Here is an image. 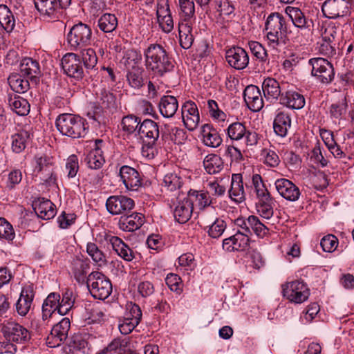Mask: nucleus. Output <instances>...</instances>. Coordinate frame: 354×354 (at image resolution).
<instances>
[{"mask_svg": "<svg viewBox=\"0 0 354 354\" xmlns=\"http://www.w3.org/2000/svg\"><path fill=\"white\" fill-rule=\"evenodd\" d=\"M282 294L290 302L301 304L308 299L310 290L304 281L296 280L283 285Z\"/></svg>", "mask_w": 354, "mask_h": 354, "instance_id": "0eeeda50", "label": "nucleus"}, {"mask_svg": "<svg viewBox=\"0 0 354 354\" xmlns=\"http://www.w3.org/2000/svg\"><path fill=\"white\" fill-rule=\"evenodd\" d=\"M28 80V78H25L24 75L18 73L10 75L8 79L12 90L19 93H24L30 88Z\"/></svg>", "mask_w": 354, "mask_h": 354, "instance_id": "a18cd8bd", "label": "nucleus"}, {"mask_svg": "<svg viewBox=\"0 0 354 354\" xmlns=\"http://www.w3.org/2000/svg\"><path fill=\"white\" fill-rule=\"evenodd\" d=\"M193 208L192 203L188 201L186 197L180 199L174 210V216L179 223L187 222L192 214Z\"/></svg>", "mask_w": 354, "mask_h": 354, "instance_id": "e433bc0d", "label": "nucleus"}, {"mask_svg": "<svg viewBox=\"0 0 354 354\" xmlns=\"http://www.w3.org/2000/svg\"><path fill=\"white\" fill-rule=\"evenodd\" d=\"M134 206V201L124 195L111 196L106 201V209L112 215L127 214Z\"/></svg>", "mask_w": 354, "mask_h": 354, "instance_id": "9b49d317", "label": "nucleus"}, {"mask_svg": "<svg viewBox=\"0 0 354 354\" xmlns=\"http://www.w3.org/2000/svg\"><path fill=\"white\" fill-rule=\"evenodd\" d=\"M1 332L9 342L25 344L30 338L29 331L21 324L15 322H7L2 324Z\"/></svg>", "mask_w": 354, "mask_h": 354, "instance_id": "6e6552de", "label": "nucleus"}, {"mask_svg": "<svg viewBox=\"0 0 354 354\" xmlns=\"http://www.w3.org/2000/svg\"><path fill=\"white\" fill-rule=\"evenodd\" d=\"M166 130L161 131V139L162 142L171 141L174 144L181 145L187 139V132L179 127H172L169 129L165 127Z\"/></svg>", "mask_w": 354, "mask_h": 354, "instance_id": "72a5a7b5", "label": "nucleus"}, {"mask_svg": "<svg viewBox=\"0 0 354 354\" xmlns=\"http://www.w3.org/2000/svg\"><path fill=\"white\" fill-rule=\"evenodd\" d=\"M178 2L181 11L180 21L194 23L196 17L194 0H178Z\"/></svg>", "mask_w": 354, "mask_h": 354, "instance_id": "de8ad7c7", "label": "nucleus"}, {"mask_svg": "<svg viewBox=\"0 0 354 354\" xmlns=\"http://www.w3.org/2000/svg\"><path fill=\"white\" fill-rule=\"evenodd\" d=\"M92 31L90 27L82 22L75 24L67 34V42L71 50H77L91 43Z\"/></svg>", "mask_w": 354, "mask_h": 354, "instance_id": "39448f33", "label": "nucleus"}, {"mask_svg": "<svg viewBox=\"0 0 354 354\" xmlns=\"http://www.w3.org/2000/svg\"><path fill=\"white\" fill-rule=\"evenodd\" d=\"M145 70L140 66H131L128 69L127 79L129 85L134 88H140L144 85Z\"/></svg>", "mask_w": 354, "mask_h": 354, "instance_id": "37998d69", "label": "nucleus"}, {"mask_svg": "<svg viewBox=\"0 0 354 354\" xmlns=\"http://www.w3.org/2000/svg\"><path fill=\"white\" fill-rule=\"evenodd\" d=\"M252 234L241 232V230H238L235 234L232 236L234 243V248H235V250L236 251L245 250L249 246L250 236Z\"/></svg>", "mask_w": 354, "mask_h": 354, "instance_id": "680f3d73", "label": "nucleus"}, {"mask_svg": "<svg viewBox=\"0 0 354 354\" xmlns=\"http://www.w3.org/2000/svg\"><path fill=\"white\" fill-rule=\"evenodd\" d=\"M252 183L256 192L257 196L259 200H270V194L266 189L261 176L259 174H254L252 177Z\"/></svg>", "mask_w": 354, "mask_h": 354, "instance_id": "6e6d98bb", "label": "nucleus"}, {"mask_svg": "<svg viewBox=\"0 0 354 354\" xmlns=\"http://www.w3.org/2000/svg\"><path fill=\"white\" fill-rule=\"evenodd\" d=\"M308 64L312 66V75L320 82L328 84L333 80L334 68L327 59L315 57L309 59Z\"/></svg>", "mask_w": 354, "mask_h": 354, "instance_id": "1a4fd4ad", "label": "nucleus"}, {"mask_svg": "<svg viewBox=\"0 0 354 354\" xmlns=\"http://www.w3.org/2000/svg\"><path fill=\"white\" fill-rule=\"evenodd\" d=\"M65 169L67 172V176L69 178L75 177L79 170V163L77 156L71 155L67 158Z\"/></svg>", "mask_w": 354, "mask_h": 354, "instance_id": "774afa93", "label": "nucleus"}, {"mask_svg": "<svg viewBox=\"0 0 354 354\" xmlns=\"http://www.w3.org/2000/svg\"><path fill=\"white\" fill-rule=\"evenodd\" d=\"M279 103L291 109H301L304 106L306 102L303 95L290 90L281 93Z\"/></svg>", "mask_w": 354, "mask_h": 354, "instance_id": "bb28decb", "label": "nucleus"}, {"mask_svg": "<svg viewBox=\"0 0 354 354\" xmlns=\"http://www.w3.org/2000/svg\"><path fill=\"white\" fill-rule=\"evenodd\" d=\"M226 61L229 65L236 69L245 68L249 64L248 53L241 47H233L228 49L225 53Z\"/></svg>", "mask_w": 354, "mask_h": 354, "instance_id": "6ab92c4d", "label": "nucleus"}, {"mask_svg": "<svg viewBox=\"0 0 354 354\" xmlns=\"http://www.w3.org/2000/svg\"><path fill=\"white\" fill-rule=\"evenodd\" d=\"M88 268L89 263L86 259L75 258L71 261L72 272L79 283H83L86 280V275Z\"/></svg>", "mask_w": 354, "mask_h": 354, "instance_id": "a19ab883", "label": "nucleus"}, {"mask_svg": "<svg viewBox=\"0 0 354 354\" xmlns=\"http://www.w3.org/2000/svg\"><path fill=\"white\" fill-rule=\"evenodd\" d=\"M145 217L140 213L133 212L129 215L124 214L120 216L118 227L125 232H133L140 228L144 224Z\"/></svg>", "mask_w": 354, "mask_h": 354, "instance_id": "393cba45", "label": "nucleus"}, {"mask_svg": "<svg viewBox=\"0 0 354 354\" xmlns=\"http://www.w3.org/2000/svg\"><path fill=\"white\" fill-rule=\"evenodd\" d=\"M73 292L67 290L62 294V300H59V314L64 315L71 309L74 304Z\"/></svg>", "mask_w": 354, "mask_h": 354, "instance_id": "bf43d9fd", "label": "nucleus"}, {"mask_svg": "<svg viewBox=\"0 0 354 354\" xmlns=\"http://www.w3.org/2000/svg\"><path fill=\"white\" fill-rule=\"evenodd\" d=\"M35 297L32 285L24 287L21 291L19 298L16 303V310L21 316H25L30 310Z\"/></svg>", "mask_w": 354, "mask_h": 354, "instance_id": "412c9836", "label": "nucleus"}, {"mask_svg": "<svg viewBox=\"0 0 354 354\" xmlns=\"http://www.w3.org/2000/svg\"><path fill=\"white\" fill-rule=\"evenodd\" d=\"M36 166L35 171L38 173L45 172L47 178L45 181L49 185L55 184L56 177L53 171V158L46 155L36 156L35 158Z\"/></svg>", "mask_w": 354, "mask_h": 354, "instance_id": "4be33fe9", "label": "nucleus"}, {"mask_svg": "<svg viewBox=\"0 0 354 354\" xmlns=\"http://www.w3.org/2000/svg\"><path fill=\"white\" fill-rule=\"evenodd\" d=\"M9 105L11 109L19 115H26L30 111V104L28 100L18 95L10 97Z\"/></svg>", "mask_w": 354, "mask_h": 354, "instance_id": "09e8293b", "label": "nucleus"}, {"mask_svg": "<svg viewBox=\"0 0 354 354\" xmlns=\"http://www.w3.org/2000/svg\"><path fill=\"white\" fill-rule=\"evenodd\" d=\"M338 239L332 234H328L324 236L320 242V245L323 250L326 252H333L337 247Z\"/></svg>", "mask_w": 354, "mask_h": 354, "instance_id": "338daca9", "label": "nucleus"}, {"mask_svg": "<svg viewBox=\"0 0 354 354\" xmlns=\"http://www.w3.org/2000/svg\"><path fill=\"white\" fill-rule=\"evenodd\" d=\"M144 55L147 69L152 71L157 76L162 77L174 68L171 58L160 44H150L145 49Z\"/></svg>", "mask_w": 354, "mask_h": 354, "instance_id": "f257e3e1", "label": "nucleus"}, {"mask_svg": "<svg viewBox=\"0 0 354 354\" xmlns=\"http://www.w3.org/2000/svg\"><path fill=\"white\" fill-rule=\"evenodd\" d=\"M118 26V19L115 15L105 13L98 19V27L104 32H111Z\"/></svg>", "mask_w": 354, "mask_h": 354, "instance_id": "603ef678", "label": "nucleus"}, {"mask_svg": "<svg viewBox=\"0 0 354 354\" xmlns=\"http://www.w3.org/2000/svg\"><path fill=\"white\" fill-rule=\"evenodd\" d=\"M15 236V233L12 225L4 218L0 217V239L11 241Z\"/></svg>", "mask_w": 354, "mask_h": 354, "instance_id": "0e129e2a", "label": "nucleus"}, {"mask_svg": "<svg viewBox=\"0 0 354 354\" xmlns=\"http://www.w3.org/2000/svg\"><path fill=\"white\" fill-rule=\"evenodd\" d=\"M228 138L232 142L245 140L247 146L252 147L257 145L259 140V134L248 129L244 123L234 122L231 123L226 129Z\"/></svg>", "mask_w": 354, "mask_h": 354, "instance_id": "423d86ee", "label": "nucleus"}, {"mask_svg": "<svg viewBox=\"0 0 354 354\" xmlns=\"http://www.w3.org/2000/svg\"><path fill=\"white\" fill-rule=\"evenodd\" d=\"M182 185L183 181L180 176L173 173L167 174L161 183L162 191L166 194L171 193V196L178 197Z\"/></svg>", "mask_w": 354, "mask_h": 354, "instance_id": "c85d7f7f", "label": "nucleus"}, {"mask_svg": "<svg viewBox=\"0 0 354 354\" xmlns=\"http://www.w3.org/2000/svg\"><path fill=\"white\" fill-rule=\"evenodd\" d=\"M141 124L140 119L133 115H129L122 118L121 125L122 129L129 133H133Z\"/></svg>", "mask_w": 354, "mask_h": 354, "instance_id": "e2e57ef3", "label": "nucleus"}, {"mask_svg": "<svg viewBox=\"0 0 354 354\" xmlns=\"http://www.w3.org/2000/svg\"><path fill=\"white\" fill-rule=\"evenodd\" d=\"M243 98L248 107L252 111H259L263 107V100L260 89L254 85H249L243 91Z\"/></svg>", "mask_w": 354, "mask_h": 354, "instance_id": "aec40b11", "label": "nucleus"}, {"mask_svg": "<svg viewBox=\"0 0 354 354\" xmlns=\"http://www.w3.org/2000/svg\"><path fill=\"white\" fill-rule=\"evenodd\" d=\"M274 185L279 194L287 201L295 202L300 197L301 192L299 187L287 178L277 179Z\"/></svg>", "mask_w": 354, "mask_h": 354, "instance_id": "a211bd4d", "label": "nucleus"}, {"mask_svg": "<svg viewBox=\"0 0 354 354\" xmlns=\"http://www.w3.org/2000/svg\"><path fill=\"white\" fill-rule=\"evenodd\" d=\"M186 198L192 203L193 209L194 206H196L199 209L203 210L212 203V199L208 192L191 189L189 191Z\"/></svg>", "mask_w": 354, "mask_h": 354, "instance_id": "c756f323", "label": "nucleus"}, {"mask_svg": "<svg viewBox=\"0 0 354 354\" xmlns=\"http://www.w3.org/2000/svg\"><path fill=\"white\" fill-rule=\"evenodd\" d=\"M119 176L126 189L129 191H137L142 185V175L130 166H122Z\"/></svg>", "mask_w": 354, "mask_h": 354, "instance_id": "dca6fc26", "label": "nucleus"}, {"mask_svg": "<svg viewBox=\"0 0 354 354\" xmlns=\"http://www.w3.org/2000/svg\"><path fill=\"white\" fill-rule=\"evenodd\" d=\"M96 95L97 102L101 109L111 110L116 108L115 97L109 91L102 88L100 90V92L97 93Z\"/></svg>", "mask_w": 354, "mask_h": 354, "instance_id": "3c124183", "label": "nucleus"}, {"mask_svg": "<svg viewBox=\"0 0 354 354\" xmlns=\"http://www.w3.org/2000/svg\"><path fill=\"white\" fill-rule=\"evenodd\" d=\"M263 31L270 47L277 49L286 44V21L281 13L272 12L268 16Z\"/></svg>", "mask_w": 354, "mask_h": 354, "instance_id": "f03ea898", "label": "nucleus"}, {"mask_svg": "<svg viewBox=\"0 0 354 354\" xmlns=\"http://www.w3.org/2000/svg\"><path fill=\"white\" fill-rule=\"evenodd\" d=\"M33 209L38 217L44 220L53 218L56 214L55 205L48 199L39 198L33 204Z\"/></svg>", "mask_w": 354, "mask_h": 354, "instance_id": "cd10ccee", "label": "nucleus"}, {"mask_svg": "<svg viewBox=\"0 0 354 354\" xmlns=\"http://www.w3.org/2000/svg\"><path fill=\"white\" fill-rule=\"evenodd\" d=\"M158 108L160 114L166 118L174 116L178 108V102L173 95H163L159 102Z\"/></svg>", "mask_w": 354, "mask_h": 354, "instance_id": "2f4dec72", "label": "nucleus"}, {"mask_svg": "<svg viewBox=\"0 0 354 354\" xmlns=\"http://www.w3.org/2000/svg\"><path fill=\"white\" fill-rule=\"evenodd\" d=\"M86 286L92 297L104 300L112 292V284L108 277L100 272H92L86 277Z\"/></svg>", "mask_w": 354, "mask_h": 354, "instance_id": "20e7f679", "label": "nucleus"}, {"mask_svg": "<svg viewBox=\"0 0 354 354\" xmlns=\"http://www.w3.org/2000/svg\"><path fill=\"white\" fill-rule=\"evenodd\" d=\"M286 11L295 27L300 29L310 28L312 21L307 19L300 9L292 8Z\"/></svg>", "mask_w": 354, "mask_h": 354, "instance_id": "8fccbe9b", "label": "nucleus"}, {"mask_svg": "<svg viewBox=\"0 0 354 354\" xmlns=\"http://www.w3.org/2000/svg\"><path fill=\"white\" fill-rule=\"evenodd\" d=\"M57 130L71 138H84L87 134L88 126L86 119L71 113H62L55 120Z\"/></svg>", "mask_w": 354, "mask_h": 354, "instance_id": "7ed1b4c3", "label": "nucleus"}, {"mask_svg": "<svg viewBox=\"0 0 354 354\" xmlns=\"http://www.w3.org/2000/svg\"><path fill=\"white\" fill-rule=\"evenodd\" d=\"M0 26L3 30L10 32L15 26V19L10 8L4 4L0 5Z\"/></svg>", "mask_w": 354, "mask_h": 354, "instance_id": "49530a36", "label": "nucleus"}, {"mask_svg": "<svg viewBox=\"0 0 354 354\" xmlns=\"http://www.w3.org/2000/svg\"><path fill=\"white\" fill-rule=\"evenodd\" d=\"M60 295L56 292H52L48 295L42 305V319L46 321L57 310L59 313Z\"/></svg>", "mask_w": 354, "mask_h": 354, "instance_id": "58836bf2", "label": "nucleus"}, {"mask_svg": "<svg viewBox=\"0 0 354 354\" xmlns=\"http://www.w3.org/2000/svg\"><path fill=\"white\" fill-rule=\"evenodd\" d=\"M324 15L328 19L344 17L350 12L347 0H326L322 6Z\"/></svg>", "mask_w": 354, "mask_h": 354, "instance_id": "4468645a", "label": "nucleus"}, {"mask_svg": "<svg viewBox=\"0 0 354 354\" xmlns=\"http://www.w3.org/2000/svg\"><path fill=\"white\" fill-rule=\"evenodd\" d=\"M235 224L241 228V232L252 234L253 231L260 238H263L269 232L268 227L254 215L248 216L247 219L239 218L235 221Z\"/></svg>", "mask_w": 354, "mask_h": 354, "instance_id": "f8f14e48", "label": "nucleus"}, {"mask_svg": "<svg viewBox=\"0 0 354 354\" xmlns=\"http://www.w3.org/2000/svg\"><path fill=\"white\" fill-rule=\"evenodd\" d=\"M105 240L111 245L113 250L122 259L131 261L134 259L133 250L119 237L111 234L105 235Z\"/></svg>", "mask_w": 354, "mask_h": 354, "instance_id": "b1692460", "label": "nucleus"}, {"mask_svg": "<svg viewBox=\"0 0 354 354\" xmlns=\"http://www.w3.org/2000/svg\"><path fill=\"white\" fill-rule=\"evenodd\" d=\"M62 67L70 77L80 80L84 77L85 72L80 57L75 53L66 54L62 59Z\"/></svg>", "mask_w": 354, "mask_h": 354, "instance_id": "ddd939ff", "label": "nucleus"}, {"mask_svg": "<svg viewBox=\"0 0 354 354\" xmlns=\"http://www.w3.org/2000/svg\"><path fill=\"white\" fill-rule=\"evenodd\" d=\"M259 205L257 206V212L259 215L266 219H270L273 216L274 199L270 196V200H259Z\"/></svg>", "mask_w": 354, "mask_h": 354, "instance_id": "052dcab7", "label": "nucleus"}, {"mask_svg": "<svg viewBox=\"0 0 354 354\" xmlns=\"http://www.w3.org/2000/svg\"><path fill=\"white\" fill-rule=\"evenodd\" d=\"M20 74L28 78L32 82L37 84L41 74L39 63L32 58L22 59L19 65Z\"/></svg>", "mask_w": 354, "mask_h": 354, "instance_id": "5701e85b", "label": "nucleus"}, {"mask_svg": "<svg viewBox=\"0 0 354 354\" xmlns=\"http://www.w3.org/2000/svg\"><path fill=\"white\" fill-rule=\"evenodd\" d=\"M218 7V11L221 15L227 16L229 18L234 17L235 6L232 1L230 0H218L217 2Z\"/></svg>", "mask_w": 354, "mask_h": 354, "instance_id": "69168bd1", "label": "nucleus"}, {"mask_svg": "<svg viewBox=\"0 0 354 354\" xmlns=\"http://www.w3.org/2000/svg\"><path fill=\"white\" fill-rule=\"evenodd\" d=\"M82 64H84L86 72L88 73L89 71L95 68L97 63V57L95 50L93 48L84 49L81 53Z\"/></svg>", "mask_w": 354, "mask_h": 354, "instance_id": "4d7b16f0", "label": "nucleus"}, {"mask_svg": "<svg viewBox=\"0 0 354 354\" xmlns=\"http://www.w3.org/2000/svg\"><path fill=\"white\" fill-rule=\"evenodd\" d=\"M102 143V140H95V148L91 150L85 158V162L87 166L92 169L101 168L105 162V160L102 156V151L99 146Z\"/></svg>", "mask_w": 354, "mask_h": 354, "instance_id": "473e14b6", "label": "nucleus"}, {"mask_svg": "<svg viewBox=\"0 0 354 354\" xmlns=\"http://www.w3.org/2000/svg\"><path fill=\"white\" fill-rule=\"evenodd\" d=\"M86 252L99 266H104L106 264V255L95 243L88 242L86 245Z\"/></svg>", "mask_w": 354, "mask_h": 354, "instance_id": "864d4df0", "label": "nucleus"}, {"mask_svg": "<svg viewBox=\"0 0 354 354\" xmlns=\"http://www.w3.org/2000/svg\"><path fill=\"white\" fill-rule=\"evenodd\" d=\"M201 136L203 142L207 147L216 148L222 143V138L218 133L210 124H205L202 127Z\"/></svg>", "mask_w": 354, "mask_h": 354, "instance_id": "4c0bfd02", "label": "nucleus"}, {"mask_svg": "<svg viewBox=\"0 0 354 354\" xmlns=\"http://www.w3.org/2000/svg\"><path fill=\"white\" fill-rule=\"evenodd\" d=\"M70 327L69 319L63 318L51 329L50 333L46 339L47 346L50 348L59 346L68 337Z\"/></svg>", "mask_w": 354, "mask_h": 354, "instance_id": "2eb2a0df", "label": "nucleus"}, {"mask_svg": "<svg viewBox=\"0 0 354 354\" xmlns=\"http://www.w3.org/2000/svg\"><path fill=\"white\" fill-rule=\"evenodd\" d=\"M32 136L30 129H24L12 136V149L15 153H20L25 149L27 143Z\"/></svg>", "mask_w": 354, "mask_h": 354, "instance_id": "79ce46f5", "label": "nucleus"}, {"mask_svg": "<svg viewBox=\"0 0 354 354\" xmlns=\"http://www.w3.org/2000/svg\"><path fill=\"white\" fill-rule=\"evenodd\" d=\"M229 195L233 201L237 203H241L245 199L243 176L241 174H232Z\"/></svg>", "mask_w": 354, "mask_h": 354, "instance_id": "7c9ffc66", "label": "nucleus"}, {"mask_svg": "<svg viewBox=\"0 0 354 354\" xmlns=\"http://www.w3.org/2000/svg\"><path fill=\"white\" fill-rule=\"evenodd\" d=\"M207 227L208 235L213 239H218L225 232L227 224L222 218H216L211 224L207 225Z\"/></svg>", "mask_w": 354, "mask_h": 354, "instance_id": "13d9d810", "label": "nucleus"}, {"mask_svg": "<svg viewBox=\"0 0 354 354\" xmlns=\"http://www.w3.org/2000/svg\"><path fill=\"white\" fill-rule=\"evenodd\" d=\"M262 90L266 99L271 102L280 98L283 93L279 82L272 77H268L263 80Z\"/></svg>", "mask_w": 354, "mask_h": 354, "instance_id": "c9c22d12", "label": "nucleus"}, {"mask_svg": "<svg viewBox=\"0 0 354 354\" xmlns=\"http://www.w3.org/2000/svg\"><path fill=\"white\" fill-rule=\"evenodd\" d=\"M194 23L179 21L178 32L180 44L184 49H189L194 41L192 26Z\"/></svg>", "mask_w": 354, "mask_h": 354, "instance_id": "ea45409f", "label": "nucleus"}, {"mask_svg": "<svg viewBox=\"0 0 354 354\" xmlns=\"http://www.w3.org/2000/svg\"><path fill=\"white\" fill-rule=\"evenodd\" d=\"M347 102L345 96H342L338 101L333 102L329 109L331 118L342 119L347 111Z\"/></svg>", "mask_w": 354, "mask_h": 354, "instance_id": "5fc2aeb1", "label": "nucleus"}, {"mask_svg": "<svg viewBox=\"0 0 354 354\" xmlns=\"http://www.w3.org/2000/svg\"><path fill=\"white\" fill-rule=\"evenodd\" d=\"M35 8L43 16L57 18L61 10L66 9L72 0H33Z\"/></svg>", "mask_w": 354, "mask_h": 354, "instance_id": "9d476101", "label": "nucleus"}, {"mask_svg": "<svg viewBox=\"0 0 354 354\" xmlns=\"http://www.w3.org/2000/svg\"><path fill=\"white\" fill-rule=\"evenodd\" d=\"M223 166L222 158L214 153L207 155L203 160L204 169L209 174L219 173L223 169Z\"/></svg>", "mask_w": 354, "mask_h": 354, "instance_id": "c03bdc74", "label": "nucleus"}, {"mask_svg": "<svg viewBox=\"0 0 354 354\" xmlns=\"http://www.w3.org/2000/svg\"><path fill=\"white\" fill-rule=\"evenodd\" d=\"M160 130L158 124L151 119L144 120L139 126L138 134L143 140L158 142L160 144Z\"/></svg>", "mask_w": 354, "mask_h": 354, "instance_id": "a878e982", "label": "nucleus"}, {"mask_svg": "<svg viewBox=\"0 0 354 354\" xmlns=\"http://www.w3.org/2000/svg\"><path fill=\"white\" fill-rule=\"evenodd\" d=\"M291 126V118L288 113L279 112L274 118L273 122V129L275 133L284 138L288 133V131Z\"/></svg>", "mask_w": 354, "mask_h": 354, "instance_id": "f704fd0d", "label": "nucleus"}, {"mask_svg": "<svg viewBox=\"0 0 354 354\" xmlns=\"http://www.w3.org/2000/svg\"><path fill=\"white\" fill-rule=\"evenodd\" d=\"M181 116L184 125L189 131H194L197 128L200 116L198 107L194 102L189 100L183 104Z\"/></svg>", "mask_w": 354, "mask_h": 354, "instance_id": "f3484780", "label": "nucleus"}]
</instances>
